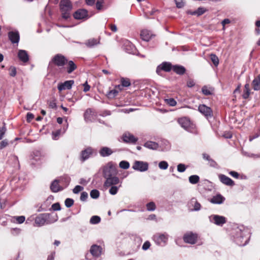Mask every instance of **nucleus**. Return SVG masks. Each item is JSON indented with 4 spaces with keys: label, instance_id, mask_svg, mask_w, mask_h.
Wrapping results in <instances>:
<instances>
[{
    "label": "nucleus",
    "instance_id": "412c9836",
    "mask_svg": "<svg viewBox=\"0 0 260 260\" xmlns=\"http://www.w3.org/2000/svg\"><path fill=\"white\" fill-rule=\"evenodd\" d=\"M102 249V248L101 246L97 245H93L90 248V252L94 257H99L101 254Z\"/></svg>",
    "mask_w": 260,
    "mask_h": 260
},
{
    "label": "nucleus",
    "instance_id": "774afa93",
    "mask_svg": "<svg viewBox=\"0 0 260 260\" xmlns=\"http://www.w3.org/2000/svg\"><path fill=\"white\" fill-rule=\"evenodd\" d=\"M259 136H260V132L254 134L253 136H250L249 137V141H252L253 140L258 138Z\"/></svg>",
    "mask_w": 260,
    "mask_h": 260
},
{
    "label": "nucleus",
    "instance_id": "c9c22d12",
    "mask_svg": "<svg viewBox=\"0 0 260 260\" xmlns=\"http://www.w3.org/2000/svg\"><path fill=\"white\" fill-rule=\"evenodd\" d=\"M202 92L205 95H209L212 94V90L211 88L206 86H204L202 88Z\"/></svg>",
    "mask_w": 260,
    "mask_h": 260
},
{
    "label": "nucleus",
    "instance_id": "f704fd0d",
    "mask_svg": "<svg viewBox=\"0 0 260 260\" xmlns=\"http://www.w3.org/2000/svg\"><path fill=\"white\" fill-rule=\"evenodd\" d=\"M120 183H121V182H120ZM121 184L118 186H116V185H113L110 186V187H111V188L109 190V193L112 195L116 194L117 193L118 189L119 187H121Z\"/></svg>",
    "mask_w": 260,
    "mask_h": 260
},
{
    "label": "nucleus",
    "instance_id": "a878e982",
    "mask_svg": "<svg viewBox=\"0 0 260 260\" xmlns=\"http://www.w3.org/2000/svg\"><path fill=\"white\" fill-rule=\"evenodd\" d=\"M251 85L254 90L258 91L260 89V74L254 77Z\"/></svg>",
    "mask_w": 260,
    "mask_h": 260
},
{
    "label": "nucleus",
    "instance_id": "aec40b11",
    "mask_svg": "<svg viewBox=\"0 0 260 260\" xmlns=\"http://www.w3.org/2000/svg\"><path fill=\"white\" fill-rule=\"evenodd\" d=\"M140 36L143 41L148 42L154 35L151 31L147 29H144L141 31Z\"/></svg>",
    "mask_w": 260,
    "mask_h": 260
},
{
    "label": "nucleus",
    "instance_id": "c756f323",
    "mask_svg": "<svg viewBox=\"0 0 260 260\" xmlns=\"http://www.w3.org/2000/svg\"><path fill=\"white\" fill-rule=\"evenodd\" d=\"M144 146L149 149L156 150L158 148V144L153 141H147L144 143Z\"/></svg>",
    "mask_w": 260,
    "mask_h": 260
},
{
    "label": "nucleus",
    "instance_id": "f8f14e48",
    "mask_svg": "<svg viewBox=\"0 0 260 260\" xmlns=\"http://www.w3.org/2000/svg\"><path fill=\"white\" fill-rule=\"evenodd\" d=\"M123 141L126 143L135 144L138 139L129 132H125L122 135Z\"/></svg>",
    "mask_w": 260,
    "mask_h": 260
},
{
    "label": "nucleus",
    "instance_id": "6ab92c4d",
    "mask_svg": "<svg viewBox=\"0 0 260 260\" xmlns=\"http://www.w3.org/2000/svg\"><path fill=\"white\" fill-rule=\"evenodd\" d=\"M58 179H55L51 183L50 185V189L53 192H57L63 189V187L59 184Z\"/></svg>",
    "mask_w": 260,
    "mask_h": 260
},
{
    "label": "nucleus",
    "instance_id": "4be33fe9",
    "mask_svg": "<svg viewBox=\"0 0 260 260\" xmlns=\"http://www.w3.org/2000/svg\"><path fill=\"white\" fill-rule=\"evenodd\" d=\"M19 59L24 63L27 62L29 60L28 55L24 50H19L18 53Z\"/></svg>",
    "mask_w": 260,
    "mask_h": 260
},
{
    "label": "nucleus",
    "instance_id": "79ce46f5",
    "mask_svg": "<svg viewBox=\"0 0 260 260\" xmlns=\"http://www.w3.org/2000/svg\"><path fill=\"white\" fill-rule=\"evenodd\" d=\"M90 195L92 199H97L100 196V192L97 189H93L90 191Z\"/></svg>",
    "mask_w": 260,
    "mask_h": 260
},
{
    "label": "nucleus",
    "instance_id": "ddd939ff",
    "mask_svg": "<svg viewBox=\"0 0 260 260\" xmlns=\"http://www.w3.org/2000/svg\"><path fill=\"white\" fill-rule=\"evenodd\" d=\"M198 110L207 118L211 117L213 116L212 109L205 105H200L198 107Z\"/></svg>",
    "mask_w": 260,
    "mask_h": 260
},
{
    "label": "nucleus",
    "instance_id": "c03bdc74",
    "mask_svg": "<svg viewBox=\"0 0 260 260\" xmlns=\"http://www.w3.org/2000/svg\"><path fill=\"white\" fill-rule=\"evenodd\" d=\"M165 102L170 106H175L177 104L176 101L173 98L166 99Z\"/></svg>",
    "mask_w": 260,
    "mask_h": 260
},
{
    "label": "nucleus",
    "instance_id": "f3484780",
    "mask_svg": "<svg viewBox=\"0 0 260 260\" xmlns=\"http://www.w3.org/2000/svg\"><path fill=\"white\" fill-rule=\"evenodd\" d=\"M74 83V80L66 81L63 83H59L57 88L58 90L60 91L65 89H71Z\"/></svg>",
    "mask_w": 260,
    "mask_h": 260
},
{
    "label": "nucleus",
    "instance_id": "6e6d98bb",
    "mask_svg": "<svg viewBox=\"0 0 260 260\" xmlns=\"http://www.w3.org/2000/svg\"><path fill=\"white\" fill-rule=\"evenodd\" d=\"M176 5V7L178 8H181L184 6L183 0H174Z\"/></svg>",
    "mask_w": 260,
    "mask_h": 260
},
{
    "label": "nucleus",
    "instance_id": "5701e85b",
    "mask_svg": "<svg viewBox=\"0 0 260 260\" xmlns=\"http://www.w3.org/2000/svg\"><path fill=\"white\" fill-rule=\"evenodd\" d=\"M113 151L108 147H103L99 151L100 155L102 157H107L113 153Z\"/></svg>",
    "mask_w": 260,
    "mask_h": 260
},
{
    "label": "nucleus",
    "instance_id": "37998d69",
    "mask_svg": "<svg viewBox=\"0 0 260 260\" xmlns=\"http://www.w3.org/2000/svg\"><path fill=\"white\" fill-rule=\"evenodd\" d=\"M168 164L166 161H161L158 164V167L162 170H166L168 168Z\"/></svg>",
    "mask_w": 260,
    "mask_h": 260
},
{
    "label": "nucleus",
    "instance_id": "bf43d9fd",
    "mask_svg": "<svg viewBox=\"0 0 260 260\" xmlns=\"http://www.w3.org/2000/svg\"><path fill=\"white\" fill-rule=\"evenodd\" d=\"M150 245V243L149 241H147L145 242L143 244L142 246V249L144 250H146L149 248Z\"/></svg>",
    "mask_w": 260,
    "mask_h": 260
},
{
    "label": "nucleus",
    "instance_id": "7ed1b4c3",
    "mask_svg": "<svg viewBox=\"0 0 260 260\" xmlns=\"http://www.w3.org/2000/svg\"><path fill=\"white\" fill-rule=\"evenodd\" d=\"M62 18L67 20L70 17L72 5L69 0H61L59 4Z\"/></svg>",
    "mask_w": 260,
    "mask_h": 260
},
{
    "label": "nucleus",
    "instance_id": "680f3d73",
    "mask_svg": "<svg viewBox=\"0 0 260 260\" xmlns=\"http://www.w3.org/2000/svg\"><path fill=\"white\" fill-rule=\"evenodd\" d=\"M6 131V128L5 126L0 128V140H2Z\"/></svg>",
    "mask_w": 260,
    "mask_h": 260
},
{
    "label": "nucleus",
    "instance_id": "dca6fc26",
    "mask_svg": "<svg viewBox=\"0 0 260 260\" xmlns=\"http://www.w3.org/2000/svg\"><path fill=\"white\" fill-rule=\"evenodd\" d=\"M218 178L220 182L226 185L233 186L235 185L234 181L225 175L219 174Z\"/></svg>",
    "mask_w": 260,
    "mask_h": 260
},
{
    "label": "nucleus",
    "instance_id": "052dcab7",
    "mask_svg": "<svg viewBox=\"0 0 260 260\" xmlns=\"http://www.w3.org/2000/svg\"><path fill=\"white\" fill-rule=\"evenodd\" d=\"M8 145V142L7 140H4L0 143V149H3Z\"/></svg>",
    "mask_w": 260,
    "mask_h": 260
},
{
    "label": "nucleus",
    "instance_id": "e433bc0d",
    "mask_svg": "<svg viewBox=\"0 0 260 260\" xmlns=\"http://www.w3.org/2000/svg\"><path fill=\"white\" fill-rule=\"evenodd\" d=\"M101 221V218L96 215L92 216L90 219V223L92 224L99 223Z\"/></svg>",
    "mask_w": 260,
    "mask_h": 260
},
{
    "label": "nucleus",
    "instance_id": "49530a36",
    "mask_svg": "<svg viewBox=\"0 0 260 260\" xmlns=\"http://www.w3.org/2000/svg\"><path fill=\"white\" fill-rule=\"evenodd\" d=\"M74 200L70 198H67L64 202L65 205L67 207L70 208L74 204Z\"/></svg>",
    "mask_w": 260,
    "mask_h": 260
},
{
    "label": "nucleus",
    "instance_id": "0eeeda50",
    "mask_svg": "<svg viewBox=\"0 0 260 260\" xmlns=\"http://www.w3.org/2000/svg\"><path fill=\"white\" fill-rule=\"evenodd\" d=\"M149 164L147 162L136 160L133 165L132 168L136 171L143 172L148 170Z\"/></svg>",
    "mask_w": 260,
    "mask_h": 260
},
{
    "label": "nucleus",
    "instance_id": "f257e3e1",
    "mask_svg": "<svg viewBox=\"0 0 260 260\" xmlns=\"http://www.w3.org/2000/svg\"><path fill=\"white\" fill-rule=\"evenodd\" d=\"M118 172L116 165L112 161L107 163L103 168V175L106 179L104 183L105 187L120 183V180L117 177Z\"/></svg>",
    "mask_w": 260,
    "mask_h": 260
},
{
    "label": "nucleus",
    "instance_id": "e2e57ef3",
    "mask_svg": "<svg viewBox=\"0 0 260 260\" xmlns=\"http://www.w3.org/2000/svg\"><path fill=\"white\" fill-rule=\"evenodd\" d=\"M111 114V112L110 111L106 110L102 111V113L100 114V115L102 117H105L106 116L110 115Z\"/></svg>",
    "mask_w": 260,
    "mask_h": 260
},
{
    "label": "nucleus",
    "instance_id": "338daca9",
    "mask_svg": "<svg viewBox=\"0 0 260 260\" xmlns=\"http://www.w3.org/2000/svg\"><path fill=\"white\" fill-rule=\"evenodd\" d=\"M229 174L231 175L232 177L237 179L239 177V174H238V173L235 171H230L229 172Z\"/></svg>",
    "mask_w": 260,
    "mask_h": 260
},
{
    "label": "nucleus",
    "instance_id": "0e129e2a",
    "mask_svg": "<svg viewBox=\"0 0 260 260\" xmlns=\"http://www.w3.org/2000/svg\"><path fill=\"white\" fill-rule=\"evenodd\" d=\"M84 86L83 91L86 92L90 90V86L88 84L87 81H86L83 84Z\"/></svg>",
    "mask_w": 260,
    "mask_h": 260
},
{
    "label": "nucleus",
    "instance_id": "f03ea898",
    "mask_svg": "<svg viewBox=\"0 0 260 260\" xmlns=\"http://www.w3.org/2000/svg\"><path fill=\"white\" fill-rule=\"evenodd\" d=\"M247 233L243 228L239 227L234 230L233 235L234 241L239 246H243L246 245L249 241V238L246 236Z\"/></svg>",
    "mask_w": 260,
    "mask_h": 260
},
{
    "label": "nucleus",
    "instance_id": "603ef678",
    "mask_svg": "<svg viewBox=\"0 0 260 260\" xmlns=\"http://www.w3.org/2000/svg\"><path fill=\"white\" fill-rule=\"evenodd\" d=\"M103 3L104 0H97L96 3V8L98 10H100L102 9Z\"/></svg>",
    "mask_w": 260,
    "mask_h": 260
},
{
    "label": "nucleus",
    "instance_id": "ea45409f",
    "mask_svg": "<svg viewBox=\"0 0 260 260\" xmlns=\"http://www.w3.org/2000/svg\"><path fill=\"white\" fill-rule=\"evenodd\" d=\"M210 59H211L212 62H213V63L214 64V66H218V64H219V59H218V57L215 54H211Z\"/></svg>",
    "mask_w": 260,
    "mask_h": 260
},
{
    "label": "nucleus",
    "instance_id": "58836bf2",
    "mask_svg": "<svg viewBox=\"0 0 260 260\" xmlns=\"http://www.w3.org/2000/svg\"><path fill=\"white\" fill-rule=\"evenodd\" d=\"M191 203H192V204L194 203L193 210L199 211L200 210L201 205L197 201L196 199H192L191 201Z\"/></svg>",
    "mask_w": 260,
    "mask_h": 260
},
{
    "label": "nucleus",
    "instance_id": "4468645a",
    "mask_svg": "<svg viewBox=\"0 0 260 260\" xmlns=\"http://www.w3.org/2000/svg\"><path fill=\"white\" fill-rule=\"evenodd\" d=\"M9 40L12 44H18L20 40L19 33L17 30L10 31L8 34Z\"/></svg>",
    "mask_w": 260,
    "mask_h": 260
},
{
    "label": "nucleus",
    "instance_id": "39448f33",
    "mask_svg": "<svg viewBox=\"0 0 260 260\" xmlns=\"http://www.w3.org/2000/svg\"><path fill=\"white\" fill-rule=\"evenodd\" d=\"M50 215L48 213H43L39 214L35 218V224L37 226H41L45 224H49L55 222L56 219L52 221L49 220Z\"/></svg>",
    "mask_w": 260,
    "mask_h": 260
},
{
    "label": "nucleus",
    "instance_id": "4c0bfd02",
    "mask_svg": "<svg viewBox=\"0 0 260 260\" xmlns=\"http://www.w3.org/2000/svg\"><path fill=\"white\" fill-rule=\"evenodd\" d=\"M118 93V91L115 89L111 90L108 92L107 96L109 99H113L117 95Z\"/></svg>",
    "mask_w": 260,
    "mask_h": 260
},
{
    "label": "nucleus",
    "instance_id": "1a4fd4ad",
    "mask_svg": "<svg viewBox=\"0 0 260 260\" xmlns=\"http://www.w3.org/2000/svg\"><path fill=\"white\" fill-rule=\"evenodd\" d=\"M173 66L169 62H163L157 66L156 72L158 75L162 76V71L169 72L172 70Z\"/></svg>",
    "mask_w": 260,
    "mask_h": 260
},
{
    "label": "nucleus",
    "instance_id": "a19ab883",
    "mask_svg": "<svg viewBox=\"0 0 260 260\" xmlns=\"http://www.w3.org/2000/svg\"><path fill=\"white\" fill-rule=\"evenodd\" d=\"M119 167L123 169H127L129 167V164L128 161L122 160L119 163Z\"/></svg>",
    "mask_w": 260,
    "mask_h": 260
},
{
    "label": "nucleus",
    "instance_id": "20e7f679",
    "mask_svg": "<svg viewBox=\"0 0 260 260\" xmlns=\"http://www.w3.org/2000/svg\"><path fill=\"white\" fill-rule=\"evenodd\" d=\"M178 122L181 126L186 131L191 133L197 134L196 126L187 118H181L178 120Z\"/></svg>",
    "mask_w": 260,
    "mask_h": 260
},
{
    "label": "nucleus",
    "instance_id": "3c124183",
    "mask_svg": "<svg viewBox=\"0 0 260 260\" xmlns=\"http://www.w3.org/2000/svg\"><path fill=\"white\" fill-rule=\"evenodd\" d=\"M196 11L197 13V15L199 16L203 14L206 12V9L204 8L200 7Z\"/></svg>",
    "mask_w": 260,
    "mask_h": 260
},
{
    "label": "nucleus",
    "instance_id": "4d7b16f0",
    "mask_svg": "<svg viewBox=\"0 0 260 260\" xmlns=\"http://www.w3.org/2000/svg\"><path fill=\"white\" fill-rule=\"evenodd\" d=\"M16 220L18 223H22L25 220V217L24 216H17Z\"/></svg>",
    "mask_w": 260,
    "mask_h": 260
},
{
    "label": "nucleus",
    "instance_id": "423d86ee",
    "mask_svg": "<svg viewBox=\"0 0 260 260\" xmlns=\"http://www.w3.org/2000/svg\"><path fill=\"white\" fill-rule=\"evenodd\" d=\"M153 240L157 245L164 246L167 243L168 235L165 233H156L153 236Z\"/></svg>",
    "mask_w": 260,
    "mask_h": 260
},
{
    "label": "nucleus",
    "instance_id": "69168bd1",
    "mask_svg": "<svg viewBox=\"0 0 260 260\" xmlns=\"http://www.w3.org/2000/svg\"><path fill=\"white\" fill-rule=\"evenodd\" d=\"M195 85V83L194 82V81L192 79H189L187 81V86L188 87H192Z\"/></svg>",
    "mask_w": 260,
    "mask_h": 260
},
{
    "label": "nucleus",
    "instance_id": "5fc2aeb1",
    "mask_svg": "<svg viewBox=\"0 0 260 260\" xmlns=\"http://www.w3.org/2000/svg\"><path fill=\"white\" fill-rule=\"evenodd\" d=\"M51 208L54 211H59L61 209L60 204L58 203L53 204L52 205Z\"/></svg>",
    "mask_w": 260,
    "mask_h": 260
},
{
    "label": "nucleus",
    "instance_id": "b1692460",
    "mask_svg": "<svg viewBox=\"0 0 260 260\" xmlns=\"http://www.w3.org/2000/svg\"><path fill=\"white\" fill-rule=\"evenodd\" d=\"M225 198L222 195L218 194L213 196L211 199L210 202L213 204H222Z\"/></svg>",
    "mask_w": 260,
    "mask_h": 260
},
{
    "label": "nucleus",
    "instance_id": "8fccbe9b",
    "mask_svg": "<svg viewBox=\"0 0 260 260\" xmlns=\"http://www.w3.org/2000/svg\"><path fill=\"white\" fill-rule=\"evenodd\" d=\"M83 189V187L80 185H76L73 189V191L74 193H78L80 191Z\"/></svg>",
    "mask_w": 260,
    "mask_h": 260
},
{
    "label": "nucleus",
    "instance_id": "a18cd8bd",
    "mask_svg": "<svg viewBox=\"0 0 260 260\" xmlns=\"http://www.w3.org/2000/svg\"><path fill=\"white\" fill-rule=\"evenodd\" d=\"M121 85L123 87H128L131 85L129 80L128 79H124L123 78L121 79Z\"/></svg>",
    "mask_w": 260,
    "mask_h": 260
},
{
    "label": "nucleus",
    "instance_id": "09e8293b",
    "mask_svg": "<svg viewBox=\"0 0 260 260\" xmlns=\"http://www.w3.org/2000/svg\"><path fill=\"white\" fill-rule=\"evenodd\" d=\"M186 169V167L184 164H179L177 165V171L179 172H184Z\"/></svg>",
    "mask_w": 260,
    "mask_h": 260
},
{
    "label": "nucleus",
    "instance_id": "c85d7f7f",
    "mask_svg": "<svg viewBox=\"0 0 260 260\" xmlns=\"http://www.w3.org/2000/svg\"><path fill=\"white\" fill-rule=\"evenodd\" d=\"M99 44H100V40L94 38L90 39L85 42V45L89 48L93 47Z\"/></svg>",
    "mask_w": 260,
    "mask_h": 260
},
{
    "label": "nucleus",
    "instance_id": "9b49d317",
    "mask_svg": "<svg viewBox=\"0 0 260 260\" xmlns=\"http://www.w3.org/2000/svg\"><path fill=\"white\" fill-rule=\"evenodd\" d=\"M75 19H87L89 18L88 12L85 9H79L76 11L73 14Z\"/></svg>",
    "mask_w": 260,
    "mask_h": 260
},
{
    "label": "nucleus",
    "instance_id": "393cba45",
    "mask_svg": "<svg viewBox=\"0 0 260 260\" xmlns=\"http://www.w3.org/2000/svg\"><path fill=\"white\" fill-rule=\"evenodd\" d=\"M58 180L61 186H62V187H63V189L69 185L71 181L70 177L68 176H64L60 177Z\"/></svg>",
    "mask_w": 260,
    "mask_h": 260
},
{
    "label": "nucleus",
    "instance_id": "de8ad7c7",
    "mask_svg": "<svg viewBox=\"0 0 260 260\" xmlns=\"http://www.w3.org/2000/svg\"><path fill=\"white\" fill-rule=\"evenodd\" d=\"M146 207L148 211H154L156 208L154 203L152 202L147 204Z\"/></svg>",
    "mask_w": 260,
    "mask_h": 260
},
{
    "label": "nucleus",
    "instance_id": "6e6552de",
    "mask_svg": "<svg viewBox=\"0 0 260 260\" xmlns=\"http://www.w3.org/2000/svg\"><path fill=\"white\" fill-rule=\"evenodd\" d=\"M209 219L210 222L220 226H222L226 221L225 217L215 214L209 216Z\"/></svg>",
    "mask_w": 260,
    "mask_h": 260
},
{
    "label": "nucleus",
    "instance_id": "72a5a7b5",
    "mask_svg": "<svg viewBox=\"0 0 260 260\" xmlns=\"http://www.w3.org/2000/svg\"><path fill=\"white\" fill-rule=\"evenodd\" d=\"M189 182L192 184L198 183L200 181V177L197 175H191L188 178Z\"/></svg>",
    "mask_w": 260,
    "mask_h": 260
},
{
    "label": "nucleus",
    "instance_id": "473e14b6",
    "mask_svg": "<svg viewBox=\"0 0 260 260\" xmlns=\"http://www.w3.org/2000/svg\"><path fill=\"white\" fill-rule=\"evenodd\" d=\"M250 85L248 83H246L244 86V89L243 94L242 95L243 98L244 99H247L248 98L250 95Z\"/></svg>",
    "mask_w": 260,
    "mask_h": 260
},
{
    "label": "nucleus",
    "instance_id": "bb28decb",
    "mask_svg": "<svg viewBox=\"0 0 260 260\" xmlns=\"http://www.w3.org/2000/svg\"><path fill=\"white\" fill-rule=\"evenodd\" d=\"M68 125L67 124L66 127H63L62 129H59L56 131L55 132H53L52 133V139L55 140H57L58 139L59 136L61 134H63L66 132L67 129L68 128Z\"/></svg>",
    "mask_w": 260,
    "mask_h": 260
},
{
    "label": "nucleus",
    "instance_id": "13d9d810",
    "mask_svg": "<svg viewBox=\"0 0 260 260\" xmlns=\"http://www.w3.org/2000/svg\"><path fill=\"white\" fill-rule=\"evenodd\" d=\"M16 75V69L14 67H11L10 69V75L14 77Z\"/></svg>",
    "mask_w": 260,
    "mask_h": 260
},
{
    "label": "nucleus",
    "instance_id": "2eb2a0df",
    "mask_svg": "<svg viewBox=\"0 0 260 260\" xmlns=\"http://www.w3.org/2000/svg\"><path fill=\"white\" fill-rule=\"evenodd\" d=\"M93 150L91 147H88L82 150L80 153V160L82 162H84L89 158L93 153Z\"/></svg>",
    "mask_w": 260,
    "mask_h": 260
},
{
    "label": "nucleus",
    "instance_id": "2f4dec72",
    "mask_svg": "<svg viewBox=\"0 0 260 260\" xmlns=\"http://www.w3.org/2000/svg\"><path fill=\"white\" fill-rule=\"evenodd\" d=\"M77 68V66L75 64V63L72 61L70 60L68 62V65L67 67V71L68 73L71 74L75 70H76Z\"/></svg>",
    "mask_w": 260,
    "mask_h": 260
},
{
    "label": "nucleus",
    "instance_id": "9d476101",
    "mask_svg": "<svg viewBox=\"0 0 260 260\" xmlns=\"http://www.w3.org/2000/svg\"><path fill=\"white\" fill-rule=\"evenodd\" d=\"M52 62L58 67H62L67 62V59L62 55L57 54L52 59Z\"/></svg>",
    "mask_w": 260,
    "mask_h": 260
},
{
    "label": "nucleus",
    "instance_id": "7c9ffc66",
    "mask_svg": "<svg viewBox=\"0 0 260 260\" xmlns=\"http://www.w3.org/2000/svg\"><path fill=\"white\" fill-rule=\"evenodd\" d=\"M92 113L93 111L90 108H88L85 111L84 114V118L85 121H91Z\"/></svg>",
    "mask_w": 260,
    "mask_h": 260
},
{
    "label": "nucleus",
    "instance_id": "a211bd4d",
    "mask_svg": "<svg viewBox=\"0 0 260 260\" xmlns=\"http://www.w3.org/2000/svg\"><path fill=\"white\" fill-rule=\"evenodd\" d=\"M197 239V235L192 233L186 234L183 237L184 242L191 244H194Z\"/></svg>",
    "mask_w": 260,
    "mask_h": 260
},
{
    "label": "nucleus",
    "instance_id": "cd10ccee",
    "mask_svg": "<svg viewBox=\"0 0 260 260\" xmlns=\"http://www.w3.org/2000/svg\"><path fill=\"white\" fill-rule=\"evenodd\" d=\"M172 70L180 75L184 74L186 71L185 68L183 66L180 65L173 66Z\"/></svg>",
    "mask_w": 260,
    "mask_h": 260
},
{
    "label": "nucleus",
    "instance_id": "864d4df0",
    "mask_svg": "<svg viewBox=\"0 0 260 260\" xmlns=\"http://www.w3.org/2000/svg\"><path fill=\"white\" fill-rule=\"evenodd\" d=\"M87 198H88V193L86 192L83 191L81 193V196H80V200L81 201H83V202L86 201Z\"/></svg>",
    "mask_w": 260,
    "mask_h": 260
}]
</instances>
